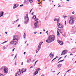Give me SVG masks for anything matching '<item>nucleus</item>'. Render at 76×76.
<instances>
[{"mask_svg":"<svg viewBox=\"0 0 76 76\" xmlns=\"http://www.w3.org/2000/svg\"><path fill=\"white\" fill-rule=\"evenodd\" d=\"M55 40V36L54 35H50L48 37V39L46 41V42L48 43L52 42Z\"/></svg>","mask_w":76,"mask_h":76,"instance_id":"nucleus-1","label":"nucleus"},{"mask_svg":"<svg viewBox=\"0 0 76 76\" xmlns=\"http://www.w3.org/2000/svg\"><path fill=\"white\" fill-rule=\"evenodd\" d=\"M25 21H24V23L25 24H27L28 23L29 21V17H28V14H27L26 17L24 18Z\"/></svg>","mask_w":76,"mask_h":76,"instance_id":"nucleus-2","label":"nucleus"},{"mask_svg":"<svg viewBox=\"0 0 76 76\" xmlns=\"http://www.w3.org/2000/svg\"><path fill=\"white\" fill-rule=\"evenodd\" d=\"M71 19L69 20V23L70 25H73L75 23V21H74V18L73 17H70Z\"/></svg>","mask_w":76,"mask_h":76,"instance_id":"nucleus-3","label":"nucleus"},{"mask_svg":"<svg viewBox=\"0 0 76 76\" xmlns=\"http://www.w3.org/2000/svg\"><path fill=\"white\" fill-rule=\"evenodd\" d=\"M11 44L13 45H17L18 44V42L15 41H12L10 42Z\"/></svg>","mask_w":76,"mask_h":76,"instance_id":"nucleus-4","label":"nucleus"},{"mask_svg":"<svg viewBox=\"0 0 76 76\" xmlns=\"http://www.w3.org/2000/svg\"><path fill=\"white\" fill-rule=\"evenodd\" d=\"M13 38H14L13 39V41H18V40L17 39L18 36L15 35L13 37Z\"/></svg>","mask_w":76,"mask_h":76,"instance_id":"nucleus-5","label":"nucleus"},{"mask_svg":"<svg viewBox=\"0 0 76 76\" xmlns=\"http://www.w3.org/2000/svg\"><path fill=\"white\" fill-rule=\"evenodd\" d=\"M57 25L59 28H63V25L61 24H57Z\"/></svg>","mask_w":76,"mask_h":76,"instance_id":"nucleus-6","label":"nucleus"},{"mask_svg":"<svg viewBox=\"0 0 76 76\" xmlns=\"http://www.w3.org/2000/svg\"><path fill=\"white\" fill-rule=\"evenodd\" d=\"M38 23V21H37L36 22H35L34 23V25L35 27H34V28H37V26H38L37 24Z\"/></svg>","mask_w":76,"mask_h":76,"instance_id":"nucleus-7","label":"nucleus"},{"mask_svg":"<svg viewBox=\"0 0 76 76\" xmlns=\"http://www.w3.org/2000/svg\"><path fill=\"white\" fill-rule=\"evenodd\" d=\"M57 42H58V43H59V44L61 45H63V42H62V41L58 40L57 41Z\"/></svg>","mask_w":76,"mask_h":76,"instance_id":"nucleus-8","label":"nucleus"},{"mask_svg":"<svg viewBox=\"0 0 76 76\" xmlns=\"http://www.w3.org/2000/svg\"><path fill=\"white\" fill-rule=\"evenodd\" d=\"M26 72V69H22L21 70V73H23V72Z\"/></svg>","mask_w":76,"mask_h":76,"instance_id":"nucleus-9","label":"nucleus"},{"mask_svg":"<svg viewBox=\"0 0 76 76\" xmlns=\"http://www.w3.org/2000/svg\"><path fill=\"white\" fill-rule=\"evenodd\" d=\"M19 71L16 73V75H20L21 74V72H20V69H19Z\"/></svg>","mask_w":76,"mask_h":76,"instance_id":"nucleus-10","label":"nucleus"},{"mask_svg":"<svg viewBox=\"0 0 76 76\" xmlns=\"http://www.w3.org/2000/svg\"><path fill=\"white\" fill-rule=\"evenodd\" d=\"M50 57L53 58L54 57V54H53L52 53H51L50 54Z\"/></svg>","mask_w":76,"mask_h":76,"instance_id":"nucleus-11","label":"nucleus"},{"mask_svg":"<svg viewBox=\"0 0 76 76\" xmlns=\"http://www.w3.org/2000/svg\"><path fill=\"white\" fill-rule=\"evenodd\" d=\"M4 72L5 73H7V69L6 68H4Z\"/></svg>","mask_w":76,"mask_h":76,"instance_id":"nucleus-12","label":"nucleus"},{"mask_svg":"<svg viewBox=\"0 0 76 76\" xmlns=\"http://www.w3.org/2000/svg\"><path fill=\"white\" fill-rule=\"evenodd\" d=\"M3 15H4V12H0V17L3 16Z\"/></svg>","mask_w":76,"mask_h":76,"instance_id":"nucleus-13","label":"nucleus"},{"mask_svg":"<svg viewBox=\"0 0 76 76\" xmlns=\"http://www.w3.org/2000/svg\"><path fill=\"white\" fill-rule=\"evenodd\" d=\"M28 2H29V1L28 0H26L24 1V3L25 4H28Z\"/></svg>","mask_w":76,"mask_h":76,"instance_id":"nucleus-14","label":"nucleus"},{"mask_svg":"<svg viewBox=\"0 0 76 76\" xmlns=\"http://www.w3.org/2000/svg\"><path fill=\"white\" fill-rule=\"evenodd\" d=\"M59 20V19L55 18L54 19V21L56 22L57 21H58Z\"/></svg>","mask_w":76,"mask_h":76,"instance_id":"nucleus-15","label":"nucleus"},{"mask_svg":"<svg viewBox=\"0 0 76 76\" xmlns=\"http://www.w3.org/2000/svg\"><path fill=\"white\" fill-rule=\"evenodd\" d=\"M61 64H59L57 66L58 67L60 68L61 66Z\"/></svg>","mask_w":76,"mask_h":76,"instance_id":"nucleus-16","label":"nucleus"},{"mask_svg":"<svg viewBox=\"0 0 76 76\" xmlns=\"http://www.w3.org/2000/svg\"><path fill=\"white\" fill-rule=\"evenodd\" d=\"M23 37H24V39H25L26 38V34L25 33L24 34Z\"/></svg>","mask_w":76,"mask_h":76,"instance_id":"nucleus-17","label":"nucleus"},{"mask_svg":"<svg viewBox=\"0 0 76 76\" xmlns=\"http://www.w3.org/2000/svg\"><path fill=\"white\" fill-rule=\"evenodd\" d=\"M30 61H31V59H29L28 60L27 62L28 63H29V62H30Z\"/></svg>","mask_w":76,"mask_h":76,"instance_id":"nucleus-18","label":"nucleus"},{"mask_svg":"<svg viewBox=\"0 0 76 76\" xmlns=\"http://www.w3.org/2000/svg\"><path fill=\"white\" fill-rule=\"evenodd\" d=\"M58 58V57L57 56H56V58H54V59L52 61V62H53V61H54V60H55V59H56V58Z\"/></svg>","mask_w":76,"mask_h":76,"instance_id":"nucleus-19","label":"nucleus"},{"mask_svg":"<svg viewBox=\"0 0 76 76\" xmlns=\"http://www.w3.org/2000/svg\"><path fill=\"white\" fill-rule=\"evenodd\" d=\"M63 52H64V53H67V50H64L63 51Z\"/></svg>","mask_w":76,"mask_h":76,"instance_id":"nucleus-20","label":"nucleus"},{"mask_svg":"<svg viewBox=\"0 0 76 76\" xmlns=\"http://www.w3.org/2000/svg\"><path fill=\"white\" fill-rule=\"evenodd\" d=\"M57 35L58 36V35H60V33L58 31H57Z\"/></svg>","mask_w":76,"mask_h":76,"instance_id":"nucleus-21","label":"nucleus"},{"mask_svg":"<svg viewBox=\"0 0 76 76\" xmlns=\"http://www.w3.org/2000/svg\"><path fill=\"white\" fill-rule=\"evenodd\" d=\"M36 15H34L32 17V19H36Z\"/></svg>","mask_w":76,"mask_h":76,"instance_id":"nucleus-22","label":"nucleus"},{"mask_svg":"<svg viewBox=\"0 0 76 76\" xmlns=\"http://www.w3.org/2000/svg\"><path fill=\"white\" fill-rule=\"evenodd\" d=\"M65 54H66V53L62 51L61 55H64Z\"/></svg>","mask_w":76,"mask_h":76,"instance_id":"nucleus-23","label":"nucleus"},{"mask_svg":"<svg viewBox=\"0 0 76 76\" xmlns=\"http://www.w3.org/2000/svg\"><path fill=\"white\" fill-rule=\"evenodd\" d=\"M58 31H59L60 32V33H61V34H62V32H61V29H59L58 28Z\"/></svg>","mask_w":76,"mask_h":76,"instance_id":"nucleus-24","label":"nucleus"},{"mask_svg":"<svg viewBox=\"0 0 76 76\" xmlns=\"http://www.w3.org/2000/svg\"><path fill=\"white\" fill-rule=\"evenodd\" d=\"M40 49H37L36 50V53H37L38 51Z\"/></svg>","mask_w":76,"mask_h":76,"instance_id":"nucleus-25","label":"nucleus"},{"mask_svg":"<svg viewBox=\"0 0 76 76\" xmlns=\"http://www.w3.org/2000/svg\"><path fill=\"white\" fill-rule=\"evenodd\" d=\"M28 1L30 3H32L33 2V1L32 0H28Z\"/></svg>","mask_w":76,"mask_h":76,"instance_id":"nucleus-26","label":"nucleus"},{"mask_svg":"<svg viewBox=\"0 0 76 76\" xmlns=\"http://www.w3.org/2000/svg\"><path fill=\"white\" fill-rule=\"evenodd\" d=\"M7 41H5V42H3L1 44H5V43H6V42H7Z\"/></svg>","mask_w":76,"mask_h":76,"instance_id":"nucleus-27","label":"nucleus"},{"mask_svg":"<svg viewBox=\"0 0 76 76\" xmlns=\"http://www.w3.org/2000/svg\"><path fill=\"white\" fill-rule=\"evenodd\" d=\"M36 70H37V71H39V70H41V69L40 68H37V69Z\"/></svg>","mask_w":76,"mask_h":76,"instance_id":"nucleus-28","label":"nucleus"},{"mask_svg":"<svg viewBox=\"0 0 76 76\" xmlns=\"http://www.w3.org/2000/svg\"><path fill=\"white\" fill-rule=\"evenodd\" d=\"M43 43V42H41L40 43L39 45H42V44Z\"/></svg>","mask_w":76,"mask_h":76,"instance_id":"nucleus-29","label":"nucleus"},{"mask_svg":"<svg viewBox=\"0 0 76 76\" xmlns=\"http://www.w3.org/2000/svg\"><path fill=\"white\" fill-rule=\"evenodd\" d=\"M7 49V48H6V47L4 46L3 47V50H5V49Z\"/></svg>","mask_w":76,"mask_h":76,"instance_id":"nucleus-30","label":"nucleus"},{"mask_svg":"<svg viewBox=\"0 0 76 76\" xmlns=\"http://www.w3.org/2000/svg\"><path fill=\"white\" fill-rule=\"evenodd\" d=\"M35 72H36V74L37 75V74H38V70H36Z\"/></svg>","mask_w":76,"mask_h":76,"instance_id":"nucleus-31","label":"nucleus"},{"mask_svg":"<svg viewBox=\"0 0 76 76\" xmlns=\"http://www.w3.org/2000/svg\"><path fill=\"white\" fill-rule=\"evenodd\" d=\"M34 20H35V21H37V20H38V18H35V19H34Z\"/></svg>","mask_w":76,"mask_h":76,"instance_id":"nucleus-32","label":"nucleus"},{"mask_svg":"<svg viewBox=\"0 0 76 76\" xmlns=\"http://www.w3.org/2000/svg\"><path fill=\"white\" fill-rule=\"evenodd\" d=\"M16 7H17H17H15V6H14L13 7V9H16Z\"/></svg>","mask_w":76,"mask_h":76,"instance_id":"nucleus-33","label":"nucleus"},{"mask_svg":"<svg viewBox=\"0 0 76 76\" xmlns=\"http://www.w3.org/2000/svg\"><path fill=\"white\" fill-rule=\"evenodd\" d=\"M18 21H19V19H18L17 20H16L15 21V23H16V22H18Z\"/></svg>","mask_w":76,"mask_h":76,"instance_id":"nucleus-34","label":"nucleus"},{"mask_svg":"<svg viewBox=\"0 0 76 76\" xmlns=\"http://www.w3.org/2000/svg\"><path fill=\"white\" fill-rule=\"evenodd\" d=\"M61 58H63V57H60L59 58L58 61L60 59H61Z\"/></svg>","mask_w":76,"mask_h":76,"instance_id":"nucleus-35","label":"nucleus"},{"mask_svg":"<svg viewBox=\"0 0 76 76\" xmlns=\"http://www.w3.org/2000/svg\"><path fill=\"white\" fill-rule=\"evenodd\" d=\"M33 10V9H31V10H30V12L29 13H30L31 12H32V10Z\"/></svg>","mask_w":76,"mask_h":76,"instance_id":"nucleus-36","label":"nucleus"},{"mask_svg":"<svg viewBox=\"0 0 76 76\" xmlns=\"http://www.w3.org/2000/svg\"><path fill=\"white\" fill-rule=\"evenodd\" d=\"M22 6H23V4H21L20 6V7H22Z\"/></svg>","mask_w":76,"mask_h":76,"instance_id":"nucleus-37","label":"nucleus"},{"mask_svg":"<svg viewBox=\"0 0 76 76\" xmlns=\"http://www.w3.org/2000/svg\"><path fill=\"white\" fill-rule=\"evenodd\" d=\"M63 18H67V16H65L64 15H63Z\"/></svg>","mask_w":76,"mask_h":76,"instance_id":"nucleus-38","label":"nucleus"},{"mask_svg":"<svg viewBox=\"0 0 76 76\" xmlns=\"http://www.w3.org/2000/svg\"><path fill=\"white\" fill-rule=\"evenodd\" d=\"M38 48H41V45H38Z\"/></svg>","mask_w":76,"mask_h":76,"instance_id":"nucleus-39","label":"nucleus"},{"mask_svg":"<svg viewBox=\"0 0 76 76\" xmlns=\"http://www.w3.org/2000/svg\"><path fill=\"white\" fill-rule=\"evenodd\" d=\"M36 33H37V31H35L34 32V34H36Z\"/></svg>","mask_w":76,"mask_h":76,"instance_id":"nucleus-40","label":"nucleus"},{"mask_svg":"<svg viewBox=\"0 0 76 76\" xmlns=\"http://www.w3.org/2000/svg\"><path fill=\"white\" fill-rule=\"evenodd\" d=\"M64 60H61V61H60V62H62V61H64Z\"/></svg>","mask_w":76,"mask_h":76,"instance_id":"nucleus-41","label":"nucleus"},{"mask_svg":"<svg viewBox=\"0 0 76 76\" xmlns=\"http://www.w3.org/2000/svg\"><path fill=\"white\" fill-rule=\"evenodd\" d=\"M14 6H15V7H17V6H16V4H14Z\"/></svg>","mask_w":76,"mask_h":76,"instance_id":"nucleus-42","label":"nucleus"},{"mask_svg":"<svg viewBox=\"0 0 76 76\" xmlns=\"http://www.w3.org/2000/svg\"><path fill=\"white\" fill-rule=\"evenodd\" d=\"M0 76H4L3 75V74H1L0 73Z\"/></svg>","mask_w":76,"mask_h":76,"instance_id":"nucleus-43","label":"nucleus"},{"mask_svg":"<svg viewBox=\"0 0 76 76\" xmlns=\"http://www.w3.org/2000/svg\"><path fill=\"white\" fill-rule=\"evenodd\" d=\"M71 69H69V70H68L66 73H67V72H69V71H70V70Z\"/></svg>","mask_w":76,"mask_h":76,"instance_id":"nucleus-44","label":"nucleus"},{"mask_svg":"<svg viewBox=\"0 0 76 76\" xmlns=\"http://www.w3.org/2000/svg\"><path fill=\"white\" fill-rule=\"evenodd\" d=\"M16 5L17 6V7H18V6H19V4H16Z\"/></svg>","mask_w":76,"mask_h":76,"instance_id":"nucleus-45","label":"nucleus"},{"mask_svg":"<svg viewBox=\"0 0 76 76\" xmlns=\"http://www.w3.org/2000/svg\"><path fill=\"white\" fill-rule=\"evenodd\" d=\"M15 21H14L13 22V23H12V24H14V23H15Z\"/></svg>","mask_w":76,"mask_h":76,"instance_id":"nucleus-46","label":"nucleus"},{"mask_svg":"<svg viewBox=\"0 0 76 76\" xmlns=\"http://www.w3.org/2000/svg\"><path fill=\"white\" fill-rule=\"evenodd\" d=\"M15 48H14L12 50V51H14V50H15Z\"/></svg>","mask_w":76,"mask_h":76,"instance_id":"nucleus-47","label":"nucleus"},{"mask_svg":"<svg viewBox=\"0 0 76 76\" xmlns=\"http://www.w3.org/2000/svg\"><path fill=\"white\" fill-rule=\"evenodd\" d=\"M48 31H47L46 32V33L47 34H48Z\"/></svg>","mask_w":76,"mask_h":76,"instance_id":"nucleus-48","label":"nucleus"},{"mask_svg":"<svg viewBox=\"0 0 76 76\" xmlns=\"http://www.w3.org/2000/svg\"><path fill=\"white\" fill-rule=\"evenodd\" d=\"M20 24H19L18 25V27H19V26H20Z\"/></svg>","mask_w":76,"mask_h":76,"instance_id":"nucleus-49","label":"nucleus"},{"mask_svg":"<svg viewBox=\"0 0 76 76\" xmlns=\"http://www.w3.org/2000/svg\"><path fill=\"white\" fill-rule=\"evenodd\" d=\"M15 65L16 66V61H15Z\"/></svg>","mask_w":76,"mask_h":76,"instance_id":"nucleus-50","label":"nucleus"},{"mask_svg":"<svg viewBox=\"0 0 76 76\" xmlns=\"http://www.w3.org/2000/svg\"><path fill=\"white\" fill-rule=\"evenodd\" d=\"M33 68V66H31L30 67V68Z\"/></svg>","mask_w":76,"mask_h":76,"instance_id":"nucleus-51","label":"nucleus"},{"mask_svg":"<svg viewBox=\"0 0 76 76\" xmlns=\"http://www.w3.org/2000/svg\"><path fill=\"white\" fill-rule=\"evenodd\" d=\"M65 25H66V21H65Z\"/></svg>","mask_w":76,"mask_h":76,"instance_id":"nucleus-52","label":"nucleus"},{"mask_svg":"<svg viewBox=\"0 0 76 76\" xmlns=\"http://www.w3.org/2000/svg\"><path fill=\"white\" fill-rule=\"evenodd\" d=\"M76 27V26H74L72 27V28H75V27Z\"/></svg>","mask_w":76,"mask_h":76,"instance_id":"nucleus-53","label":"nucleus"},{"mask_svg":"<svg viewBox=\"0 0 76 76\" xmlns=\"http://www.w3.org/2000/svg\"><path fill=\"white\" fill-rule=\"evenodd\" d=\"M57 24H60V23H59V21H57Z\"/></svg>","mask_w":76,"mask_h":76,"instance_id":"nucleus-54","label":"nucleus"},{"mask_svg":"<svg viewBox=\"0 0 76 76\" xmlns=\"http://www.w3.org/2000/svg\"><path fill=\"white\" fill-rule=\"evenodd\" d=\"M66 57H67V55H66L64 56V58H66Z\"/></svg>","mask_w":76,"mask_h":76,"instance_id":"nucleus-55","label":"nucleus"},{"mask_svg":"<svg viewBox=\"0 0 76 76\" xmlns=\"http://www.w3.org/2000/svg\"><path fill=\"white\" fill-rule=\"evenodd\" d=\"M72 14H75V12H72Z\"/></svg>","mask_w":76,"mask_h":76,"instance_id":"nucleus-56","label":"nucleus"},{"mask_svg":"<svg viewBox=\"0 0 76 76\" xmlns=\"http://www.w3.org/2000/svg\"><path fill=\"white\" fill-rule=\"evenodd\" d=\"M23 54H24V55H25V54H26V52H24Z\"/></svg>","mask_w":76,"mask_h":76,"instance_id":"nucleus-57","label":"nucleus"},{"mask_svg":"<svg viewBox=\"0 0 76 76\" xmlns=\"http://www.w3.org/2000/svg\"><path fill=\"white\" fill-rule=\"evenodd\" d=\"M34 75H36V72H34Z\"/></svg>","mask_w":76,"mask_h":76,"instance_id":"nucleus-58","label":"nucleus"},{"mask_svg":"<svg viewBox=\"0 0 76 76\" xmlns=\"http://www.w3.org/2000/svg\"><path fill=\"white\" fill-rule=\"evenodd\" d=\"M17 56V55H15V57H14V58H16V57Z\"/></svg>","mask_w":76,"mask_h":76,"instance_id":"nucleus-59","label":"nucleus"},{"mask_svg":"<svg viewBox=\"0 0 76 76\" xmlns=\"http://www.w3.org/2000/svg\"><path fill=\"white\" fill-rule=\"evenodd\" d=\"M34 12H33V13H31V15H34Z\"/></svg>","mask_w":76,"mask_h":76,"instance_id":"nucleus-60","label":"nucleus"},{"mask_svg":"<svg viewBox=\"0 0 76 76\" xmlns=\"http://www.w3.org/2000/svg\"><path fill=\"white\" fill-rule=\"evenodd\" d=\"M5 34H7V32H5Z\"/></svg>","mask_w":76,"mask_h":76,"instance_id":"nucleus-61","label":"nucleus"},{"mask_svg":"<svg viewBox=\"0 0 76 76\" xmlns=\"http://www.w3.org/2000/svg\"><path fill=\"white\" fill-rule=\"evenodd\" d=\"M23 62H22V64L21 65H23Z\"/></svg>","mask_w":76,"mask_h":76,"instance_id":"nucleus-62","label":"nucleus"},{"mask_svg":"<svg viewBox=\"0 0 76 76\" xmlns=\"http://www.w3.org/2000/svg\"><path fill=\"white\" fill-rule=\"evenodd\" d=\"M18 16H19V15H16V17H18Z\"/></svg>","mask_w":76,"mask_h":76,"instance_id":"nucleus-63","label":"nucleus"},{"mask_svg":"<svg viewBox=\"0 0 76 76\" xmlns=\"http://www.w3.org/2000/svg\"><path fill=\"white\" fill-rule=\"evenodd\" d=\"M41 76H44V74H42Z\"/></svg>","mask_w":76,"mask_h":76,"instance_id":"nucleus-64","label":"nucleus"}]
</instances>
